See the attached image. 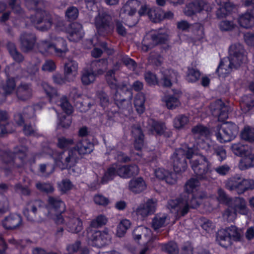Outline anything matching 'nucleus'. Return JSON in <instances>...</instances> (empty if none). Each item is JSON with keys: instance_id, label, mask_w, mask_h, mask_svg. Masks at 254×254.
<instances>
[{"instance_id": "56", "label": "nucleus", "mask_w": 254, "mask_h": 254, "mask_svg": "<svg viewBox=\"0 0 254 254\" xmlns=\"http://www.w3.org/2000/svg\"><path fill=\"white\" fill-rule=\"evenodd\" d=\"M144 79L149 86H154L158 84V79L155 73L148 71L144 73Z\"/></svg>"}, {"instance_id": "32", "label": "nucleus", "mask_w": 254, "mask_h": 254, "mask_svg": "<svg viewBox=\"0 0 254 254\" xmlns=\"http://www.w3.org/2000/svg\"><path fill=\"white\" fill-rule=\"evenodd\" d=\"M159 246L162 251L167 254H179L178 246L174 241H170L167 243H160Z\"/></svg>"}, {"instance_id": "45", "label": "nucleus", "mask_w": 254, "mask_h": 254, "mask_svg": "<svg viewBox=\"0 0 254 254\" xmlns=\"http://www.w3.org/2000/svg\"><path fill=\"white\" fill-rule=\"evenodd\" d=\"M242 111L245 113H248L254 107V97L253 96H247L244 97L243 101L241 103Z\"/></svg>"}, {"instance_id": "36", "label": "nucleus", "mask_w": 254, "mask_h": 254, "mask_svg": "<svg viewBox=\"0 0 254 254\" xmlns=\"http://www.w3.org/2000/svg\"><path fill=\"white\" fill-rule=\"evenodd\" d=\"M240 164V168L243 170L254 166V154L248 152L242 157Z\"/></svg>"}, {"instance_id": "33", "label": "nucleus", "mask_w": 254, "mask_h": 254, "mask_svg": "<svg viewBox=\"0 0 254 254\" xmlns=\"http://www.w3.org/2000/svg\"><path fill=\"white\" fill-rule=\"evenodd\" d=\"M96 77V74L92 69H84L83 71L81 80L84 85H88L93 83Z\"/></svg>"}, {"instance_id": "55", "label": "nucleus", "mask_w": 254, "mask_h": 254, "mask_svg": "<svg viewBox=\"0 0 254 254\" xmlns=\"http://www.w3.org/2000/svg\"><path fill=\"white\" fill-rule=\"evenodd\" d=\"M8 4L13 12L16 14H21L23 9L21 6L20 0H8Z\"/></svg>"}, {"instance_id": "3", "label": "nucleus", "mask_w": 254, "mask_h": 254, "mask_svg": "<svg viewBox=\"0 0 254 254\" xmlns=\"http://www.w3.org/2000/svg\"><path fill=\"white\" fill-rule=\"evenodd\" d=\"M94 148V145L89 139H81L75 145V146L68 151V155L64 159L63 158V153H60L58 158L56 159V162L61 163L62 170L70 168L74 166L76 162L77 159L76 153L79 155H85L91 153Z\"/></svg>"}, {"instance_id": "40", "label": "nucleus", "mask_w": 254, "mask_h": 254, "mask_svg": "<svg viewBox=\"0 0 254 254\" xmlns=\"http://www.w3.org/2000/svg\"><path fill=\"white\" fill-rule=\"evenodd\" d=\"M130 225L131 223L129 220L125 219L121 220L117 228V236L120 238L124 236Z\"/></svg>"}, {"instance_id": "38", "label": "nucleus", "mask_w": 254, "mask_h": 254, "mask_svg": "<svg viewBox=\"0 0 254 254\" xmlns=\"http://www.w3.org/2000/svg\"><path fill=\"white\" fill-rule=\"evenodd\" d=\"M231 149L234 154L242 157L248 154L249 151L248 145L240 142L232 144Z\"/></svg>"}, {"instance_id": "50", "label": "nucleus", "mask_w": 254, "mask_h": 254, "mask_svg": "<svg viewBox=\"0 0 254 254\" xmlns=\"http://www.w3.org/2000/svg\"><path fill=\"white\" fill-rule=\"evenodd\" d=\"M48 203L50 207L56 212L62 211V209L61 208L62 205H64V202L61 199L52 196H49Z\"/></svg>"}, {"instance_id": "29", "label": "nucleus", "mask_w": 254, "mask_h": 254, "mask_svg": "<svg viewBox=\"0 0 254 254\" xmlns=\"http://www.w3.org/2000/svg\"><path fill=\"white\" fill-rule=\"evenodd\" d=\"M145 95L142 92H138L135 96L133 104L138 114H141L145 111Z\"/></svg>"}, {"instance_id": "60", "label": "nucleus", "mask_w": 254, "mask_h": 254, "mask_svg": "<svg viewBox=\"0 0 254 254\" xmlns=\"http://www.w3.org/2000/svg\"><path fill=\"white\" fill-rule=\"evenodd\" d=\"M8 119L7 113L5 111H0V136L7 133L6 125L1 124V122L6 121Z\"/></svg>"}, {"instance_id": "10", "label": "nucleus", "mask_w": 254, "mask_h": 254, "mask_svg": "<svg viewBox=\"0 0 254 254\" xmlns=\"http://www.w3.org/2000/svg\"><path fill=\"white\" fill-rule=\"evenodd\" d=\"M239 132V127L232 122H225L220 130L216 132L218 141L221 143L229 142L234 139Z\"/></svg>"}, {"instance_id": "27", "label": "nucleus", "mask_w": 254, "mask_h": 254, "mask_svg": "<svg viewBox=\"0 0 254 254\" xmlns=\"http://www.w3.org/2000/svg\"><path fill=\"white\" fill-rule=\"evenodd\" d=\"M232 235L227 230L219 231L216 236V241L222 247L227 248L232 244Z\"/></svg>"}, {"instance_id": "21", "label": "nucleus", "mask_w": 254, "mask_h": 254, "mask_svg": "<svg viewBox=\"0 0 254 254\" xmlns=\"http://www.w3.org/2000/svg\"><path fill=\"white\" fill-rule=\"evenodd\" d=\"M219 5V8L216 12L218 18L221 19L226 17L229 15L235 7V5L229 0H215Z\"/></svg>"}, {"instance_id": "54", "label": "nucleus", "mask_w": 254, "mask_h": 254, "mask_svg": "<svg viewBox=\"0 0 254 254\" xmlns=\"http://www.w3.org/2000/svg\"><path fill=\"white\" fill-rule=\"evenodd\" d=\"M242 138L250 142H254V128L245 127L241 133Z\"/></svg>"}, {"instance_id": "19", "label": "nucleus", "mask_w": 254, "mask_h": 254, "mask_svg": "<svg viewBox=\"0 0 254 254\" xmlns=\"http://www.w3.org/2000/svg\"><path fill=\"white\" fill-rule=\"evenodd\" d=\"M22 223V218L20 214H10L2 221V227L6 230H14L20 227Z\"/></svg>"}, {"instance_id": "7", "label": "nucleus", "mask_w": 254, "mask_h": 254, "mask_svg": "<svg viewBox=\"0 0 254 254\" xmlns=\"http://www.w3.org/2000/svg\"><path fill=\"white\" fill-rule=\"evenodd\" d=\"M249 212L247 201L243 197L236 196L230 200L224 215L228 218L235 219L238 215H247Z\"/></svg>"}, {"instance_id": "59", "label": "nucleus", "mask_w": 254, "mask_h": 254, "mask_svg": "<svg viewBox=\"0 0 254 254\" xmlns=\"http://www.w3.org/2000/svg\"><path fill=\"white\" fill-rule=\"evenodd\" d=\"M236 27L233 21L223 20L219 23V27L222 31H230L233 30Z\"/></svg>"}, {"instance_id": "4", "label": "nucleus", "mask_w": 254, "mask_h": 254, "mask_svg": "<svg viewBox=\"0 0 254 254\" xmlns=\"http://www.w3.org/2000/svg\"><path fill=\"white\" fill-rule=\"evenodd\" d=\"M33 5L34 15H31V23L39 31H46L51 28L53 24L51 14L45 10L46 5L43 0H31Z\"/></svg>"}, {"instance_id": "51", "label": "nucleus", "mask_w": 254, "mask_h": 254, "mask_svg": "<svg viewBox=\"0 0 254 254\" xmlns=\"http://www.w3.org/2000/svg\"><path fill=\"white\" fill-rule=\"evenodd\" d=\"M191 132L194 135L201 136H207L210 133L209 128L201 124H198L191 128Z\"/></svg>"}, {"instance_id": "24", "label": "nucleus", "mask_w": 254, "mask_h": 254, "mask_svg": "<svg viewBox=\"0 0 254 254\" xmlns=\"http://www.w3.org/2000/svg\"><path fill=\"white\" fill-rule=\"evenodd\" d=\"M146 184L143 179L137 177L131 179L128 183V189L134 194H139L146 189Z\"/></svg>"}, {"instance_id": "41", "label": "nucleus", "mask_w": 254, "mask_h": 254, "mask_svg": "<svg viewBox=\"0 0 254 254\" xmlns=\"http://www.w3.org/2000/svg\"><path fill=\"white\" fill-rule=\"evenodd\" d=\"M108 221V218L104 214H99L92 219L90 224L92 228H99L106 225Z\"/></svg>"}, {"instance_id": "44", "label": "nucleus", "mask_w": 254, "mask_h": 254, "mask_svg": "<svg viewBox=\"0 0 254 254\" xmlns=\"http://www.w3.org/2000/svg\"><path fill=\"white\" fill-rule=\"evenodd\" d=\"M163 101L166 103L167 108L170 110L176 109L180 104L179 99L174 95L165 96Z\"/></svg>"}, {"instance_id": "53", "label": "nucleus", "mask_w": 254, "mask_h": 254, "mask_svg": "<svg viewBox=\"0 0 254 254\" xmlns=\"http://www.w3.org/2000/svg\"><path fill=\"white\" fill-rule=\"evenodd\" d=\"M15 191L21 196H28L31 195V190L28 186H23L20 183H18L14 185Z\"/></svg>"}, {"instance_id": "25", "label": "nucleus", "mask_w": 254, "mask_h": 254, "mask_svg": "<svg viewBox=\"0 0 254 254\" xmlns=\"http://www.w3.org/2000/svg\"><path fill=\"white\" fill-rule=\"evenodd\" d=\"M118 176L117 164L113 163L110 165L104 172L101 179L100 183L102 185L107 184L114 180Z\"/></svg>"}, {"instance_id": "49", "label": "nucleus", "mask_w": 254, "mask_h": 254, "mask_svg": "<svg viewBox=\"0 0 254 254\" xmlns=\"http://www.w3.org/2000/svg\"><path fill=\"white\" fill-rule=\"evenodd\" d=\"M73 138H66L62 136L58 138L57 146L63 150L68 149L71 146L74 144Z\"/></svg>"}, {"instance_id": "42", "label": "nucleus", "mask_w": 254, "mask_h": 254, "mask_svg": "<svg viewBox=\"0 0 254 254\" xmlns=\"http://www.w3.org/2000/svg\"><path fill=\"white\" fill-rule=\"evenodd\" d=\"M0 157L4 164H9L14 163V160L16 158V154L9 150H6L1 151Z\"/></svg>"}, {"instance_id": "58", "label": "nucleus", "mask_w": 254, "mask_h": 254, "mask_svg": "<svg viewBox=\"0 0 254 254\" xmlns=\"http://www.w3.org/2000/svg\"><path fill=\"white\" fill-rule=\"evenodd\" d=\"M78 10L75 6L68 7L65 12V17L69 21L76 19L78 15Z\"/></svg>"}, {"instance_id": "34", "label": "nucleus", "mask_w": 254, "mask_h": 254, "mask_svg": "<svg viewBox=\"0 0 254 254\" xmlns=\"http://www.w3.org/2000/svg\"><path fill=\"white\" fill-rule=\"evenodd\" d=\"M189 122V118L187 116L184 114L178 115L173 120V127L177 129H183Z\"/></svg>"}, {"instance_id": "47", "label": "nucleus", "mask_w": 254, "mask_h": 254, "mask_svg": "<svg viewBox=\"0 0 254 254\" xmlns=\"http://www.w3.org/2000/svg\"><path fill=\"white\" fill-rule=\"evenodd\" d=\"M68 231L72 233H78L83 229V223L81 220L77 218L69 223L67 226Z\"/></svg>"}, {"instance_id": "22", "label": "nucleus", "mask_w": 254, "mask_h": 254, "mask_svg": "<svg viewBox=\"0 0 254 254\" xmlns=\"http://www.w3.org/2000/svg\"><path fill=\"white\" fill-rule=\"evenodd\" d=\"M150 38L152 44H142V49L145 52H147L155 46L165 44L168 40L167 35L159 32L151 33Z\"/></svg>"}, {"instance_id": "18", "label": "nucleus", "mask_w": 254, "mask_h": 254, "mask_svg": "<svg viewBox=\"0 0 254 254\" xmlns=\"http://www.w3.org/2000/svg\"><path fill=\"white\" fill-rule=\"evenodd\" d=\"M68 39L70 41L77 42L84 36L82 25L78 22H73L66 28Z\"/></svg>"}, {"instance_id": "17", "label": "nucleus", "mask_w": 254, "mask_h": 254, "mask_svg": "<svg viewBox=\"0 0 254 254\" xmlns=\"http://www.w3.org/2000/svg\"><path fill=\"white\" fill-rule=\"evenodd\" d=\"M156 209V202L152 198L148 199L146 202L140 203L134 211L138 217L143 219L154 214Z\"/></svg>"}, {"instance_id": "23", "label": "nucleus", "mask_w": 254, "mask_h": 254, "mask_svg": "<svg viewBox=\"0 0 254 254\" xmlns=\"http://www.w3.org/2000/svg\"><path fill=\"white\" fill-rule=\"evenodd\" d=\"M35 114L34 109L32 106H27L23 109L22 113H16L14 115V120L18 126H22L24 123V119H31Z\"/></svg>"}, {"instance_id": "1", "label": "nucleus", "mask_w": 254, "mask_h": 254, "mask_svg": "<svg viewBox=\"0 0 254 254\" xmlns=\"http://www.w3.org/2000/svg\"><path fill=\"white\" fill-rule=\"evenodd\" d=\"M192 170L195 177H191L184 185V193L175 199L169 200L168 207L174 209L178 216H184L190 208H195L200 204L201 200L206 197V194L198 191L200 185L199 180H205L207 174L212 171L211 163L204 156L190 160Z\"/></svg>"}, {"instance_id": "64", "label": "nucleus", "mask_w": 254, "mask_h": 254, "mask_svg": "<svg viewBox=\"0 0 254 254\" xmlns=\"http://www.w3.org/2000/svg\"><path fill=\"white\" fill-rule=\"evenodd\" d=\"M114 21L116 26V30L117 34L122 37H125L127 35V32L126 28L123 25L122 21L118 19H115Z\"/></svg>"}, {"instance_id": "12", "label": "nucleus", "mask_w": 254, "mask_h": 254, "mask_svg": "<svg viewBox=\"0 0 254 254\" xmlns=\"http://www.w3.org/2000/svg\"><path fill=\"white\" fill-rule=\"evenodd\" d=\"M96 95L97 98L99 100L100 105L103 108L107 114V116L109 120H112L115 115L118 112L119 109H125L126 108V105L129 104L130 100L128 99V102L123 105V108H119L115 103L114 100V104L116 106V108L114 109H110L109 106L111 107L112 103L109 102V98L108 95L103 91H99L97 92Z\"/></svg>"}, {"instance_id": "28", "label": "nucleus", "mask_w": 254, "mask_h": 254, "mask_svg": "<svg viewBox=\"0 0 254 254\" xmlns=\"http://www.w3.org/2000/svg\"><path fill=\"white\" fill-rule=\"evenodd\" d=\"M238 22L241 27L246 29L254 27V20L249 13V11L239 16Z\"/></svg>"}, {"instance_id": "43", "label": "nucleus", "mask_w": 254, "mask_h": 254, "mask_svg": "<svg viewBox=\"0 0 254 254\" xmlns=\"http://www.w3.org/2000/svg\"><path fill=\"white\" fill-rule=\"evenodd\" d=\"M35 187L40 192H44L47 194L52 193L55 190V188L53 184L49 182H38L36 183Z\"/></svg>"}, {"instance_id": "13", "label": "nucleus", "mask_w": 254, "mask_h": 254, "mask_svg": "<svg viewBox=\"0 0 254 254\" xmlns=\"http://www.w3.org/2000/svg\"><path fill=\"white\" fill-rule=\"evenodd\" d=\"M89 239L92 242L93 246L101 248L109 245L112 240V236L109 234V230L105 228L103 231L95 230L88 235Z\"/></svg>"}, {"instance_id": "46", "label": "nucleus", "mask_w": 254, "mask_h": 254, "mask_svg": "<svg viewBox=\"0 0 254 254\" xmlns=\"http://www.w3.org/2000/svg\"><path fill=\"white\" fill-rule=\"evenodd\" d=\"M148 16L154 23L160 22L163 20L162 11L159 9L150 8L148 10Z\"/></svg>"}, {"instance_id": "26", "label": "nucleus", "mask_w": 254, "mask_h": 254, "mask_svg": "<svg viewBox=\"0 0 254 254\" xmlns=\"http://www.w3.org/2000/svg\"><path fill=\"white\" fill-rule=\"evenodd\" d=\"M134 138V147L136 150H141L144 144V134L140 127H137L132 130Z\"/></svg>"}, {"instance_id": "16", "label": "nucleus", "mask_w": 254, "mask_h": 254, "mask_svg": "<svg viewBox=\"0 0 254 254\" xmlns=\"http://www.w3.org/2000/svg\"><path fill=\"white\" fill-rule=\"evenodd\" d=\"M209 4L204 0H194L189 3L186 6L185 13L186 15L191 16L202 10H210Z\"/></svg>"}, {"instance_id": "2", "label": "nucleus", "mask_w": 254, "mask_h": 254, "mask_svg": "<svg viewBox=\"0 0 254 254\" xmlns=\"http://www.w3.org/2000/svg\"><path fill=\"white\" fill-rule=\"evenodd\" d=\"M228 53L229 57L221 59L216 70V73L220 77L227 76L233 68H238L244 60L245 49L240 43L231 45Z\"/></svg>"}, {"instance_id": "63", "label": "nucleus", "mask_w": 254, "mask_h": 254, "mask_svg": "<svg viewBox=\"0 0 254 254\" xmlns=\"http://www.w3.org/2000/svg\"><path fill=\"white\" fill-rule=\"evenodd\" d=\"M59 120L58 126L63 128H68L71 124V118L67 117L65 115H61L59 116Z\"/></svg>"}, {"instance_id": "62", "label": "nucleus", "mask_w": 254, "mask_h": 254, "mask_svg": "<svg viewBox=\"0 0 254 254\" xmlns=\"http://www.w3.org/2000/svg\"><path fill=\"white\" fill-rule=\"evenodd\" d=\"M213 154L216 156L217 159L220 162L226 159L227 157L226 151L223 146L215 147Z\"/></svg>"}, {"instance_id": "31", "label": "nucleus", "mask_w": 254, "mask_h": 254, "mask_svg": "<svg viewBox=\"0 0 254 254\" xmlns=\"http://www.w3.org/2000/svg\"><path fill=\"white\" fill-rule=\"evenodd\" d=\"M6 47L10 55L15 62L21 63L24 61V56L17 51L16 46L13 43L8 42Z\"/></svg>"}, {"instance_id": "37", "label": "nucleus", "mask_w": 254, "mask_h": 254, "mask_svg": "<svg viewBox=\"0 0 254 254\" xmlns=\"http://www.w3.org/2000/svg\"><path fill=\"white\" fill-rule=\"evenodd\" d=\"M73 184L69 179H63L58 183V189L61 194H64L71 190L73 188Z\"/></svg>"}, {"instance_id": "9", "label": "nucleus", "mask_w": 254, "mask_h": 254, "mask_svg": "<svg viewBox=\"0 0 254 254\" xmlns=\"http://www.w3.org/2000/svg\"><path fill=\"white\" fill-rule=\"evenodd\" d=\"M95 25L100 36H106L112 34L114 30V25L112 23L111 16L106 12L99 13L95 17Z\"/></svg>"}, {"instance_id": "6", "label": "nucleus", "mask_w": 254, "mask_h": 254, "mask_svg": "<svg viewBox=\"0 0 254 254\" xmlns=\"http://www.w3.org/2000/svg\"><path fill=\"white\" fill-rule=\"evenodd\" d=\"M194 154L192 147H188L186 150L182 148L175 150L171 157L174 171L177 174L184 172L188 168L187 159H190Z\"/></svg>"}, {"instance_id": "39", "label": "nucleus", "mask_w": 254, "mask_h": 254, "mask_svg": "<svg viewBox=\"0 0 254 254\" xmlns=\"http://www.w3.org/2000/svg\"><path fill=\"white\" fill-rule=\"evenodd\" d=\"M201 76L200 71L194 67H189L186 76V80L190 83H195L197 81Z\"/></svg>"}, {"instance_id": "35", "label": "nucleus", "mask_w": 254, "mask_h": 254, "mask_svg": "<svg viewBox=\"0 0 254 254\" xmlns=\"http://www.w3.org/2000/svg\"><path fill=\"white\" fill-rule=\"evenodd\" d=\"M16 80L13 77H10L8 74H6L5 83L2 85V89L6 94L10 95L15 89Z\"/></svg>"}, {"instance_id": "57", "label": "nucleus", "mask_w": 254, "mask_h": 254, "mask_svg": "<svg viewBox=\"0 0 254 254\" xmlns=\"http://www.w3.org/2000/svg\"><path fill=\"white\" fill-rule=\"evenodd\" d=\"M93 201L96 204L104 207L110 203L109 199L101 194H95L93 197Z\"/></svg>"}, {"instance_id": "8", "label": "nucleus", "mask_w": 254, "mask_h": 254, "mask_svg": "<svg viewBox=\"0 0 254 254\" xmlns=\"http://www.w3.org/2000/svg\"><path fill=\"white\" fill-rule=\"evenodd\" d=\"M226 187L231 190H236L239 194H243L248 190L254 189V181L244 179L241 175L236 174L228 179Z\"/></svg>"}, {"instance_id": "11", "label": "nucleus", "mask_w": 254, "mask_h": 254, "mask_svg": "<svg viewBox=\"0 0 254 254\" xmlns=\"http://www.w3.org/2000/svg\"><path fill=\"white\" fill-rule=\"evenodd\" d=\"M61 43L63 47L60 48L50 40H42L39 42L38 47L41 53H50L54 51L56 56L62 57L64 56L68 50L66 40H61Z\"/></svg>"}, {"instance_id": "20", "label": "nucleus", "mask_w": 254, "mask_h": 254, "mask_svg": "<svg viewBox=\"0 0 254 254\" xmlns=\"http://www.w3.org/2000/svg\"><path fill=\"white\" fill-rule=\"evenodd\" d=\"M21 48L24 52H29L34 48L37 38L34 33L24 32L20 37Z\"/></svg>"}, {"instance_id": "61", "label": "nucleus", "mask_w": 254, "mask_h": 254, "mask_svg": "<svg viewBox=\"0 0 254 254\" xmlns=\"http://www.w3.org/2000/svg\"><path fill=\"white\" fill-rule=\"evenodd\" d=\"M120 61L127 67L134 68L137 66L135 61L127 55L121 54Z\"/></svg>"}, {"instance_id": "52", "label": "nucleus", "mask_w": 254, "mask_h": 254, "mask_svg": "<svg viewBox=\"0 0 254 254\" xmlns=\"http://www.w3.org/2000/svg\"><path fill=\"white\" fill-rule=\"evenodd\" d=\"M60 106L64 113L70 115L73 113V108L66 96H63L60 100Z\"/></svg>"}, {"instance_id": "48", "label": "nucleus", "mask_w": 254, "mask_h": 254, "mask_svg": "<svg viewBox=\"0 0 254 254\" xmlns=\"http://www.w3.org/2000/svg\"><path fill=\"white\" fill-rule=\"evenodd\" d=\"M77 63L74 61H70L64 64V74L67 77L70 75H75L77 72Z\"/></svg>"}, {"instance_id": "14", "label": "nucleus", "mask_w": 254, "mask_h": 254, "mask_svg": "<svg viewBox=\"0 0 254 254\" xmlns=\"http://www.w3.org/2000/svg\"><path fill=\"white\" fill-rule=\"evenodd\" d=\"M150 121L149 131L151 134L156 137L163 136L165 138H170L172 136V132L167 128L165 122L153 119Z\"/></svg>"}, {"instance_id": "30", "label": "nucleus", "mask_w": 254, "mask_h": 254, "mask_svg": "<svg viewBox=\"0 0 254 254\" xmlns=\"http://www.w3.org/2000/svg\"><path fill=\"white\" fill-rule=\"evenodd\" d=\"M16 95L18 99L22 101H26L31 96L30 86L27 83H21L18 87Z\"/></svg>"}, {"instance_id": "15", "label": "nucleus", "mask_w": 254, "mask_h": 254, "mask_svg": "<svg viewBox=\"0 0 254 254\" xmlns=\"http://www.w3.org/2000/svg\"><path fill=\"white\" fill-rule=\"evenodd\" d=\"M229 109V106L221 100H216L210 105L212 114L217 117L218 121L221 122H225L228 118Z\"/></svg>"}, {"instance_id": "5", "label": "nucleus", "mask_w": 254, "mask_h": 254, "mask_svg": "<svg viewBox=\"0 0 254 254\" xmlns=\"http://www.w3.org/2000/svg\"><path fill=\"white\" fill-rule=\"evenodd\" d=\"M114 74V70L111 69L107 72V75L110 76V78H107V82L114 94L113 98L115 103L118 107L123 108V105L128 102V99L132 98V94L126 85L117 83V80L113 77Z\"/></svg>"}]
</instances>
